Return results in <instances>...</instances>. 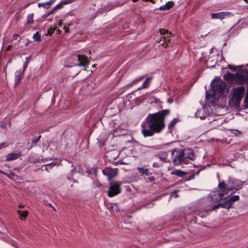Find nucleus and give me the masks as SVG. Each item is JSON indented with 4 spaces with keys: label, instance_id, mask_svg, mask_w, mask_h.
Returning a JSON list of instances; mask_svg holds the SVG:
<instances>
[{
    "label": "nucleus",
    "instance_id": "nucleus-19",
    "mask_svg": "<svg viewBox=\"0 0 248 248\" xmlns=\"http://www.w3.org/2000/svg\"><path fill=\"white\" fill-rule=\"evenodd\" d=\"M235 75H233L230 72H227L224 76L223 78L227 81H234Z\"/></svg>",
    "mask_w": 248,
    "mask_h": 248
},
{
    "label": "nucleus",
    "instance_id": "nucleus-24",
    "mask_svg": "<svg viewBox=\"0 0 248 248\" xmlns=\"http://www.w3.org/2000/svg\"><path fill=\"white\" fill-rule=\"evenodd\" d=\"M139 172L142 174H145L146 176L149 175V170L148 169H144L143 167H138L137 168Z\"/></svg>",
    "mask_w": 248,
    "mask_h": 248
},
{
    "label": "nucleus",
    "instance_id": "nucleus-11",
    "mask_svg": "<svg viewBox=\"0 0 248 248\" xmlns=\"http://www.w3.org/2000/svg\"><path fill=\"white\" fill-rule=\"evenodd\" d=\"M231 13L229 12H221L217 13H213L211 15L212 18L223 19L226 16H230Z\"/></svg>",
    "mask_w": 248,
    "mask_h": 248
},
{
    "label": "nucleus",
    "instance_id": "nucleus-31",
    "mask_svg": "<svg viewBox=\"0 0 248 248\" xmlns=\"http://www.w3.org/2000/svg\"><path fill=\"white\" fill-rule=\"evenodd\" d=\"M56 163H51L46 165V167L45 168V170L49 172L50 170H51L55 165Z\"/></svg>",
    "mask_w": 248,
    "mask_h": 248
},
{
    "label": "nucleus",
    "instance_id": "nucleus-17",
    "mask_svg": "<svg viewBox=\"0 0 248 248\" xmlns=\"http://www.w3.org/2000/svg\"><path fill=\"white\" fill-rule=\"evenodd\" d=\"M187 173V172L183 171L180 170H175L170 172L171 174L175 175L180 177H184Z\"/></svg>",
    "mask_w": 248,
    "mask_h": 248
},
{
    "label": "nucleus",
    "instance_id": "nucleus-50",
    "mask_svg": "<svg viewBox=\"0 0 248 248\" xmlns=\"http://www.w3.org/2000/svg\"><path fill=\"white\" fill-rule=\"evenodd\" d=\"M48 205L49 206L53 208V210L56 211L55 208L52 205V204L51 203H49Z\"/></svg>",
    "mask_w": 248,
    "mask_h": 248
},
{
    "label": "nucleus",
    "instance_id": "nucleus-49",
    "mask_svg": "<svg viewBox=\"0 0 248 248\" xmlns=\"http://www.w3.org/2000/svg\"><path fill=\"white\" fill-rule=\"evenodd\" d=\"M167 102L170 104L172 102V100L171 99H168L167 100Z\"/></svg>",
    "mask_w": 248,
    "mask_h": 248
},
{
    "label": "nucleus",
    "instance_id": "nucleus-14",
    "mask_svg": "<svg viewBox=\"0 0 248 248\" xmlns=\"http://www.w3.org/2000/svg\"><path fill=\"white\" fill-rule=\"evenodd\" d=\"M21 155V152L12 153L7 155L5 161H9L18 158Z\"/></svg>",
    "mask_w": 248,
    "mask_h": 248
},
{
    "label": "nucleus",
    "instance_id": "nucleus-33",
    "mask_svg": "<svg viewBox=\"0 0 248 248\" xmlns=\"http://www.w3.org/2000/svg\"><path fill=\"white\" fill-rule=\"evenodd\" d=\"M41 138V136L39 135L37 138H34L33 139L31 140L32 143H36L40 140V138Z\"/></svg>",
    "mask_w": 248,
    "mask_h": 248
},
{
    "label": "nucleus",
    "instance_id": "nucleus-53",
    "mask_svg": "<svg viewBox=\"0 0 248 248\" xmlns=\"http://www.w3.org/2000/svg\"><path fill=\"white\" fill-rule=\"evenodd\" d=\"M244 182H242V181H239V185H240V186H242V185H243L244 184Z\"/></svg>",
    "mask_w": 248,
    "mask_h": 248
},
{
    "label": "nucleus",
    "instance_id": "nucleus-6",
    "mask_svg": "<svg viewBox=\"0 0 248 248\" xmlns=\"http://www.w3.org/2000/svg\"><path fill=\"white\" fill-rule=\"evenodd\" d=\"M176 152V149L174 148L172 149L171 151L164 152L161 151L159 152L156 155V156L161 161H163L165 163H169L170 162V158L168 157V155L170 152L171 153V155L172 156L173 155L175 152Z\"/></svg>",
    "mask_w": 248,
    "mask_h": 248
},
{
    "label": "nucleus",
    "instance_id": "nucleus-23",
    "mask_svg": "<svg viewBox=\"0 0 248 248\" xmlns=\"http://www.w3.org/2000/svg\"><path fill=\"white\" fill-rule=\"evenodd\" d=\"M33 14H30L28 16L27 20L26 22L27 25H31L33 24Z\"/></svg>",
    "mask_w": 248,
    "mask_h": 248
},
{
    "label": "nucleus",
    "instance_id": "nucleus-35",
    "mask_svg": "<svg viewBox=\"0 0 248 248\" xmlns=\"http://www.w3.org/2000/svg\"><path fill=\"white\" fill-rule=\"evenodd\" d=\"M145 78V77L144 76H141L140 78L136 79L133 82V83H136L139 81L142 80Z\"/></svg>",
    "mask_w": 248,
    "mask_h": 248
},
{
    "label": "nucleus",
    "instance_id": "nucleus-22",
    "mask_svg": "<svg viewBox=\"0 0 248 248\" xmlns=\"http://www.w3.org/2000/svg\"><path fill=\"white\" fill-rule=\"evenodd\" d=\"M232 204L231 202L229 201V200H228L225 202L223 203H221V207L225 208V209H229L231 207L232 205Z\"/></svg>",
    "mask_w": 248,
    "mask_h": 248
},
{
    "label": "nucleus",
    "instance_id": "nucleus-21",
    "mask_svg": "<svg viewBox=\"0 0 248 248\" xmlns=\"http://www.w3.org/2000/svg\"><path fill=\"white\" fill-rule=\"evenodd\" d=\"M152 78H153L152 77L146 78L145 80L143 83L141 87H140L139 89L146 88L148 87L150 84V82H151V81L152 80Z\"/></svg>",
    "mask_w": 248,
    "mask_h": 248
},
{
    "label": "nucleus",
    "instance_id": "nucleus-46",
    "mask_svg": "<svg viewBox=\"0 0 248 248\" xmlns=\"http://www.w3.org/2000/svg\"><path fill=\"white\" fill-rule=\"evenodd\" d=\"M194 175H191L189 177L188 179H187V180H191V179H193V178H194Z\"/></svg>",
    "mask_w": 248,
    "mask_h": 248
},
{
    "label": "nucleus",
    "instance_id": "nucleus-28",
    "mask_svg": "<svg viewBox=\"0 0 248 248\" xmlns=\"http://www.w3.org/2000/svg\"><path fill=\"white\" fill-rule=\"evenodd\" d=\"M239 199L240 198L238 195H234L231 197L229 200L232 204L233 202L239 201Z\"/></svg>",
    "mask_w": 248,
    "mask_h": 248
},
{
    "label": "nucleus",
    "instance_id": "nucleus-1",
    "mask_svg": "<svg viewBox=\"0 0 248 248\" xmlns=\"http://www.w3.org/2000/svg\"><path fill=\"white\" fill-rule=\"evenodd\" d=\"M170 113L169 109L149 114L141 124V133L144 137H152L160 133L165 126V118Z\"/></svg>",
    "mask_w": 248,
    "mask_h": 248
},
{
    "label": "nucleus",
    "instance_id": "nucleus-2",
    "mask_svg": "<svg viewBox=\"0 0 248 248\" xmlns=\"http://www.w3.org/2000/svg\"><path fill=\"white\" fill-rule=\"evenodd\" d=\"M226 83L219 77H217L211 83V90L214 95L217 96H225Z\"/></svg>",
    "mask_w": 248,
    "mask_h": 248
},
{
    "label": "nucleus",
    "instance_id": "nucleus-60",
    "mask_svg": "<svg viewBox=\"0 0 248 248\" xmlns=\"http://www.w3.org/2000/svg\"><path fill=\"white\" fill-rule=\"evenodd\" d=\"M75 170V168H74L73 170H72V171L73 172L74 170Z\"/></svg>",
    "mask_w": 248,
    "mask_h": 248
},
{
    "label": "nucleus",
    "instance_id": "nucleus-40",
    "mask_svg": "<svg viewBox=\"0 0 248 248\" xmlns=\"http://www.w3.org/2000/svg\"><path fill=\"white\" fill-rule=\"evenodd\" d=\"M54 32V30L52 29H49L47 31V35H51L53 34Z\"/></svg>",
    "mask_w": 248,
    "mask_h": 248
},
{
    "label": "nucleus",
    "instance_id": "nucleus-47",
    "mask_svg": "<svg viewBox=\"0 0 248 248\" xmlns=\"http://www.w3.org/2000/svg\"><path fill=\"white\" fill-rule=\"evenodd\" d=\"M63 29L65 30V32H69V29L68 27L64 26Z\"/></svg>",
    "mask_w": 248,
    "mask_h": 248
},
{
    "label": "nucleus",
    "instance_id": "nucleus-10",
    "mask_svg": "<svg viewBox=\"0 0 248 248\" xmlns=\"http://www.w3.org/2000/svg\"><path fill=\"white\" fill-rule=\"evenodd\" d=\"M78 63L76 64L78 66L86 67L87 65L89 64L90 61L88 59L87 56L85 55H77Z\"/></svg>",
    "mask_w": 248,
    "mask_h": 248
},
{
    "label": "nucleus",
    "instance_id": "nucleus-13",
    "mask_svg": "<svg viewBox=\"0 0 248 248\" xmlns=\"http://www.w3.org/2000/svg\"><path fill=\"white\" fill-rule=\"evenodd\" d=\"M234 81L238 85L243 84L247 81L246 77L245 76L238 74H235Z\"/></svg>",
    "mask_w": 248,
    "mask_h": 248
},
{
    "label": "nucleus",
    "instance_id": "nucleus-9",
    "mask_svg": "<svg viewBox=\"0 0 248 248\" xmlns=\"http://www.w3.org/2000/svg\"><path fill=\"white\" fill-rule=\"evenodd\" d=\"M159 31L162 35V38L164 39V41H163L162 39H160L159 43L162 45L164 47H167L168 46V43L167 42L165 43V41L169 42L170 40V35H169L170 34V33H169L168 31L165 29H160Z\"/></svg>",
    "mask_w": 248,
    "mask_h": 248
},
{
    "label": "nucleus",
    "instance_id": "nucleus-7",
    "mask_svg": "<svg viewBox=\"0 0 248 248\" xmlns=\"http://www.w3.org/2000/svg\"><path fill=\"white\" fill-rule=\"evenodd\" d=\"M245 88L240 86L233 89V97L232 99L234 100L236 103H239L242 98V94L244 93Z\"/></svg>",
    "mask_w": 248,
    "mask_h": 248
},
{
    "label": "nucleus",
    "instance_id": "nucleus-30",
    "mask_svg": "<svg viewBox=\"0 0 248 248\" xmlns=\"http://www.w3.org/2000/svg\"><path fill=\"white\" fill-rule=\"evenodd\" d=\"M230 131L231 132L232 134H234L235 136L237 137H239L242 134L241 131H239L238 130L230 129Z\"/></svg>",
    "mask_w": 248,
    "mask_h": 248
},
{
    "label": "nucleus",
    "instance_id": "nucleus-18",
    "mask_svg": "<svg viewBox=\"0 0 248 248\" xmlns=\"http://www.w3.org/2000/svg\"><path fill=\"white\" fill-rule=\"evenodd\" d=\"M174 5V3L172 1H169L166 4L162 5L159 7L160 10H169Z\"/></svg>",
    "mask_w": 248,
    "mask_h": 248
},
{
    "label": "nucleus",
    "instance_id": "nucleus-51",
    "mask_svg": "<svg viewBox=\"0 0 248 248\" xmlns=\"http://www.w3.org/2000/svg\"><path fill=\"white\" fill-rule=\"evenodd\" d=\"M18 37V35L16 34H15L13 36V37H14L15 39H17V37Z\"/></svg>",
    "mask_w": 248,
    "mask_h": 248
},
{
    "label": "nucleus",
    "instance_id": "nucleus-3",
    "mask_svg": "<svg viewBox=\"0 0 248 248\" xmlns=\"http://www.w3.org/2000/svg\"><path fill=\"white\" fill-rule=\"evenodd\" d=\"M218 186L221 192H215L214 193L213 196L216 197V198L215 199L213 198L212 199L213 201H220L223 199L224 194H227L230 191L233 190L231 187L226 188V185L225 184L224 181L219 183Z\"/></svg>",
    "mask_w": 248,
    "mask_h": 248
},
{
    "label": "nucleus",
    "instance_id": "nucleus-41",
    "mask_svg": "<svg viewBox=\"0 0 248 248\" xmlns=\"http://www.w3.org/2000/svg\"><path fill=\"white\" fill-rule=\"evenodd\" d=\"M171 196L172 197H174L175 198H177L178 197V195L177 194V191H173Z\"/></svg>",
    "mask_w": 248,
    "mask_h": 248
},
{
    "label": "nucleus",
    "instance_id": "nucleus-59",
    "mask_svg": "<svg viewBox=\"0 0 248 248\" xmlns=\"http://www.w3.org/2000/svg\"><path fill=\"white\" fill-rule=\"evenodd\" d=\"M204 118H205V117H201V119H204Z\"/></svg>",
    "mask_w": 248,
    "mask_h": 248
},
{
    "label": "nucleus",
    "instance_id": "nucleus-29",
    "mask_svg": "<svg viewBox=\"0 0 248 248\" xmlns=\"http://www.w3.org/2000/svg\"><path fill=\"white\" fill-rule=\"evenodd\" d=\"M33 38L35 41L39 42L41 41V36L38 31L34 34Z\"/></svg>",
    "mask_w": 248,
    "mask_h": 248
},
{
    "label": "nucleus",
    "instance_id": "nucleus-15",
    "mask_svg": "<svg viewBox=\"0 0 248 248\" xmlns=\"http://www.w3.org/2000/svg\"><path fill=\"white\" fill-rule=\"evenodd\" d=\"M24 72L22 73L20 71H16L15 73V86H17L20 82L21 79L23 76Z\"/></svg>",
    "mask_w": 248,
    "mask_h": 248
},
{
    "label": "nucleus",
    "instance_id": "nucleus-25",
    "mask_svg": "<svg viewBox=\"0 0 248 248\" xmlns=\"http://www.w3.org/2000/svg\"><path fill=\"white\" fill-rule=\"evenodd\" d=\"M51 4L49 1H47L44 3H38V6L39 7H42L44 8L48 9L51 6Z\"/></svg>",
    "mask_w": 248,
    "mask_h": 248
},
{
    "label": "nucleus",
    "instance_id": "nucleus-26",
    "mask_svg": "<svg viewBox=\"0 0 248 248\" xmlns=\"http://www.w3.org/2000/svg\"><path fill=\"white\" fill-rule=\"evenodd\" d=\"M18 213L19 216V218L22 220L23 219V218H25L28 215V213L27 211H24L23 212L21 211H18Z\"/></svg>",
    "mask_w": 248,
    "mask_h": 248
},
{
    "label": "nucleus",
    "instance_id": "nucleus-45",
    "mask_svg": "<svg viewBox=\"0 0 248 248\" xmlns=\"http://www.w3.org/2000/svg\"><path fill=\"white\" fill-rule=\"evenodd\" d=\"M27 66H28V63L24 64V65H23V72H24L25 70V69L27 67Z\"/></svg>",
    "mask_w": 248,
    "mask_h": 248
},
{
    "label": "nucleus",
    "instance_id": "nucleus-32",
    "mask_svg": "<svg viewBox=\"0 0 248 248\" xmlns=\"http://www.w3.org/2000/svg\"><path fill=\"white\" fill-rule=\"evenodd\" d=\"M5 175L11 179H15V177H17V176L13 172H11L10 173H7L5 172Z\"/></svg>",
    "mask_w": 248,
    "mask_h": 248
},
{
    "label": "nucleus",
    "instance_id": "nucleus-34",
    "mask_svg": "<svg viewBox=\"0 0 248 248\" xmlns=\"http://www.w3.org/2000/svg\"><path fill=\"white\" fill-rule=\"evenodd\" d=\"M220 207H221V203H219L216 205L213 206L211 207V209L209 211H213L214 210Z\"/></svg>",
    "mask_w": 248,
    "mask_h": 248
},
{
    "label": "nucleus",
    "instance_id": "nucleus-55",
    "mask_svg": "<svg viewBox=\"0 0 248 248\" xmlns=\"http://www.w3.org/2000/svg\"><path fill=\"white\" fill-rule=\"evenodd\" d=\"M11 47H12V45H9V46L7 47V50H9L11 49Z\"/></svg>",
    "mask_w": 248,
    "mask_h": 248
},
{
    "label": "nucleus",
    "instance_id": "nucleus-44",
    "mask_svg": "<svg viewBox=\"0 0 248 248\" xmlns=\"http://www.w3.org/2000/svg\"><path fill=\"white\" fill-rule=\"evenodd\" d=\"M0 126L3 127V128H6V126H7V124H2V123H1L0 124Z\"/></svg>",
    "mask_w": 248,
    "mask_h": 248
},
{
    "label": "nucleus",
    "instance_id": "nucleus-4",
    "mask_svg": "<svg viewBox=\"0 0 248 248\" xmlns=\"http://www.w3.org/2000/svg\"><path fill=\"white\" fill-rule=\"evenodd\" d=\"M110 185L108 191V196L109 197H114L121 192V186L122 183L117 182L113 183L112 182L110 183Z\"/></svg>",
    "mask_w": 248,
    "mask_h": 248
},
{
    "label": "nucleus",
    "instance_id": "nucleus-27",
    "mask_svg": "<svg viewBox=\"0 0 248 248\" xmlns=\"http://www.w3.org/2000/svg\"><path fill=\"white\" fill-rule=\"evenodd\" d=\"M178 122V119L177 118L173 119L170 123V124L168 125V128L170 130H171L173 127V126Z\"/></svg>",
    "mask_w": 248,
    "mask_h": 248
},
{
    "label": "nucleus",
    "instance_id": "nucleus-37",
    "mask_svg": "<svg viewBox=\"0 0 248 248\" xmlns=\"http://www.w3.org/2000/svg\"><path fill=\"white\" fill-rule=\"evenodd\" d=\"M73 1H74L73 0H64L63 1H62V3L63 4V5L71 3Z\"/></svg>",
    "mask_w": 248,
    "mask_h": 248
},
{
    "label": "nucleus",
    "instance_id": "nucleus-43",
    "mask_svg": "<svg viewBox=\"0 0 248 248\" xmlns=\"http://www.w3.org/2000/svg\"><path fill=\"white\" fill-rule=\"evenodd\" d=\"M148 180L149 182H152L155 180V177L154 176H151L148 177Z\"/></svg>",
    "mask_w": 248,
    "mask_h": 248
},
{
    "label": "nucleus",
    "instance_id": "nucleus-36",
    "mask_svg": "<svg viewBox=\"0 0 248 248\" xmlns=\"http://www.w3.org/2000/svg\"><path fill=\"white\" fill-rule=\"evenodd\" d=\"M162 166V165L161 164H160V163H159L158 162H154L153 164V167L154 168H158Z\"/></svg>",
    "mask_w": 248,
    "mask_h": 248
},
{
    "label": "nucleus",
    "instance_id": "nucleus-20",
    "mask_svg": "<svg viewBox=\"0 0 248 248\" xmlns=\"http://www.w3.org/2000/svg\"><path fill=\"white\" fill-rule=\"evenodd\" d=\"M208 210L206 209L202 211H198L196 213V215L200 218H203L206 217L208 215Z\"/></svg>",
    "mask_w": 248,
    "mask_h": 248
},
{
    "label": "nucleus",
    "instance_id": "nucleus-5",
    "mask_svg": "<svg viewBox=\"0 0 248 248\" xmlns=\"http://www.w3.org/2000/svg\"><path fill=\"white\" fill-rule=\"evenodd\" d=\"M172 163L175 166H178L183 164H187L189 163V160H186L183 152L181 150L177 152V154L172 159Z\"/></svg>",
    "mask_w": 248,
    "mask_h": 248
},
{
    "label": "nucleus",
    "instance_id": "nucleus-12",
    "mask_svg": "<svg viewBox=\"0 0 248 248\" xmlns=\"http://www.w3.org/2000/svg\"><path fill=\"white\" fill-rule=\"evenodd\" d=\"M181 150L183 152L184 156L186 160H194V154L192 150L190 149H185Z\"/></svg>",
    "mask_w": 248,
    "mask_h": 248
},
{
    "label": "nucleus",
    "instance_id": "nucleus-52",
    "mask_svg": "<svg viewBox=\"0 0 248 248\" xmlns=\"http://www.w3.org/2000/svg\"><path fill=\"white\" fill-rule=\"evenodd\" d=\"M56 0H50L49 1L50 3V4L52 5L53 2H54Z\"/></svg>",
    "mask_w": 248,
    "mask_h": 248
},
{
    "label": "nucleus",
    "instance_id": "nucleus-38",
    "mask_svg": "<svg viewBox=\"0 0 248 248\" xmlns=\"http://www.w3.org/2000/svg\"><path fill=\"white\" fill-rule=\"evenodd\" d=\"M63 5V4L62 2H60L59 3H58L55 7L54 10H57L59 8H61L62 6Z\"/></svg>",
    "mask_w": 248,
    "mask_h": 248
},
{
    "label": "nucleus",
    "instance_id": "nucleus-54",
    "mask_svg": "<svg viewBox=\"0 0 248 248\" xmlns=\"http://www.w3.org/2000/svg\"><path fill=\"white\" fill-rule=\"evenodd\" d=\"M142 147H147V148H154V147H152V146H142Z\"/></svg>",
    "mask_w": 248,
    "mask_h": 248
},
{
    "label": "nucleus",
    "instance_id": "nucleus-48",
    "mask_svg": "<svg viewBox=\"0 0 248 248\" xmlns=\"http://www.w3.org/2000/svg\"><path fill=\"white\" fill-rule=\"evenodd\" d=\"M56 10H54V8L49 13V15L52 14Z\"/></svg>",
    "mask_w": 248,
    "mask_h": 248
},
{
    "label": "nucleus",
    "instance_id": "nucleus-8",
    "mask_svg": "<svg viewBox=\"0 0 248 248\" xmlns=\"http://www.w3.org/2000/svg\"><path fill=\"white\" fill-rule=\"evenodd\" d=\"M103 173L108 177L109 181H111V179L118 175V169L112 168L111 167H106L103 170Z\"/></svg>",
    "mask_w": 248,
    "mask_h": 248
},
{
    "label": "nucleus",
    "instance_id": "nucleus-56",
    "mask_svg": "<svg viewBox=\"0 0 248 248\" xmlns=\"http://www.w3.org/2000/svg\"><path fill=\"white\" fill-rule=\"evenodd\" d=\"M119 130V128L118 127V128H117L116 129V130H115V132H118Z\"/></svg>",
    "mask_w": 248,
    "mask_h": 248
},
{
    "label": "nucleus",
    "instance_id": "nucleus-57",
    "mask_svg": "<svg viewBox=\"0 0 248 248\" xmlns=\"http://www.w3.org/2000/svg\"><path fill=\"white\" fill-rule=\"evenodd\" d=\"M0 173H2V174H4L5 172L4 171H3L0 170Z\"/></svg>",
    "mask_w": 248,
    "mask_h": 248
},
{
    "label": "nucleus",
    "instance_id": "nucleus-39",
    "mask_svg": "<svg viewBox=\"0 0 248 248\" xmlns=\"http://www.w3.org/2000/svg\"><path fill=\"white\" fill-rule=\"evenodd\" d=\"M8 146V144L6 142H3L1 143H0V149L6 147Z\"/></svg>",
    "mask_w": 248,
    "mask_h": 248
},
{
    "label": "nucleus",
    "instance_id": "nucleus-58",
    "mask_svg": "<svg viewBox=\"0 0 248 248\" xmlns=\"http://www.w3.org/2000/svg\"><path fill=\"white\" fill-rule=\"evenodd\" d=\"M0 173H2V174H4L5 172L4 171H3L0 170Z\"/></svg>",
    "mask_w": 248,
    "mask_h": 248
},
{
    "label": "nucleus",
    "instance_id": "nucleus-42",
    "mask_svg": "<svg viewBox=\"0 0 248 248\" xmlns=\"http://www.w3.org/2000/svg\"><path fill=\"white\" fill-rule=\"evenodd\" d=\"M228 68L232 71H235L236 69V68L235 67H233L230 64L228 65Z\"/></svg>",
    "mask_w": 248,
    "mask_h": 248
},
{
    "label": "nucleus",
    "instance_id": "nucleus-16",
    "mask_svg": "<svg viewBox=\"0 0 248 248\" xmlns=\"http://www.w3.org/2000/svg\"><path fill=\"white\" fill-rule=\"evenodd\" d=\"M217 95H214L213 93L210 94L209 93L206 92V98L207 100H210L212 104H215L217 101L218 99L216 97Z\"/></svg>",
    "mask_w": 248,
    "mask_h": 248
}]
</instances>
